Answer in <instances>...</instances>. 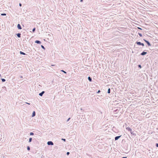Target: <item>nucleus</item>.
Masks as SVG:
<instances>
[{"label": "nucleus", "mask_w": 158, "mask_h": 158, "mask_svg": "<svg viewBox=\"0 0 158 158\" xmlns=\"http://www.w3.org/2000/svg\"><path fill=\"white\" fill-rule=\"evenodd\" d=\"M127 130L129 131H130L131 133L133 135H134V134L133 133L132 130L130 127H127Z\"/></svg>", "instance_id": "f257e3e1"}, {"label": "nucleus", "mask_w": 158, "mask_h": 158, "mask_svg": "<svg viewBox=\"0 0 158 158\" xmlns=\"http://www.w3.org/2000/svg\"><path fill=\"white\" fill-rule=\"evenodd\" d=\"M144 40L145 41V42L148 44V46H151V44L148 41L146 40Z\"/></svg>", "instance_id": "f03ea898"}, {"label": "nucleus", "mask_w": 158, "mask_h": 158, "mask_svg": "<svg viewBox=\"0 0 158 158\" xmlns=\"http://www.w3.org/2000/svg\"><path fill=\"white\" fill-rule=\"evenodd\" d=\"M47 143L48 145H53V143L52 142V141H48V142Z\"/></svg>", "instance_id": "7ed1b4c3"}, {"label": "nucleus", "mask_w": 158, "mask_h": 158, "mask_svg": "<svg viewBox=\"0 0 158 158\" xmlns=\"http://www.w3.org/2000/svg\"><path fill=\"white\" fill-rule=\"evenodd\" d=\"M17 27L19 29H22V28L21 27V26L19 24H18L17 25Z\"/></svg>", "instance_id": "20e7f679"}, {"label": "nucleus", "mask_w": 158, "mask_h": 158, "mask_svg": "<svg viewBox=\"0 0 158 158\" xmlns=\"http://www.w3.org/2000/svg\"><path fill=\"white\" fill-rule=\"evenodd\" d=\"M121 136H117L115 138V140H118Z\"/></svg>", "instance_id": "39448f33"}, {"label": "nucleus", "mask_w": 158, "mask_h": 158, "mask_svg": "<svg viewBox=\"0 0 158 158\" xmlns=\"http://www.w3.org/2000/svg\"><path fill=\"white\" fill-rule=\"evenodd\" d=\"M44 93V91H42L41 93H40L39 94L40 96H42L43 94Z\"/></svg>", "instance_id": "423d86ee"}, {"label": "nucleus", "mask_w": 158, "mask_h": 158, "mask_svg": "<svg viewBox=\"0 0 158 158\" xmlns=\"http://www.w3.org/2000/svg\"><path fill=\"white\" fill-rule=\"evenodd\" d=\"M146 54H147V52H143L141 53V55H144Z\"/></svg>", "instance_id": "0eeeda50"}, {"label": "nucleus", "mask_w": 158, "mask_h": 158, "mask_svg": "<svg viewBox=\"0 0 158 158\" xmlns=\"http://www.w3.org/2000/svg\"><path fill=\"white\" fill-rule=\"evenodd\" d=\"M35 43H37V44H40L41 43V42L39 40H36L35 41Z\"/></svg>", "instance_id": "6e6552de"}, {"label": "nucleus", "mask_w": 158, "mask_h": 158, "mask_svg": "<svg viewBox=\"0 0 158 158\" xmlns=\"http://www.w3.org/2000/svg\"><path fill=\"white\" fill-rule=\"evenodd\" d=\"M35 115V111H34L33 112L32 115V117H34Z\"/></svg>", "instance_id": "1a4fd4ad"}, {"label": "nucleus", "mask_w": 158, "mask_h": 158, "mask_svg": "<svg viewBox=\"0 0 158 158\" xmlns=\"http://www.w3.org/2000/svg\"><path fill=\"white\" fill-rule=\"evenodd\" d=\"M20 35H21V34L20 33H18L17 34V36H18V37H20Z\"/></svg>", "instance_id": "9d476101"}, {"label": "nucleus", "mask_w": 158, "mask_h": 158, "mask_svg": "<svg viewBox=\"0 0 158 158\" xmlns=\"http://www.w3.org/2000/svg\"><path fill=\"white\" fill-rule=\"evenodd\" d=\"M136 43L138 45H141V43L139 42H137Z\"/></svg>", "instance_id": "9b49d317"}, {"label": "nucleus", "mask_w": 158, "mask_h": 158, "mask_svg": "<svg viewBox=\"0 0 158 158\" xmlns=\"http://www.w3.org/2000/svg\"><path fill=\"white\" fill-rule=\"evenodd\" d=\"M88 80H89V81H91L92 79H91V78L90 77H89L88 78Z\"/></svg>", "instance_id": "f8f14e48"}, {"label": "nucleus", "mask_w": 158, "mask_h": 158, "mask_svg": "<svg viewBox=\"0 0 158 158\" xmlns=\"http://www.w3.org/2000/svg\"><path fill=\"white\" fill-rule=\"evenodd\" d=\"M20 53L21 54H23V55H25V54L24 53V52H22L21 51L20 52Z\"/></svg>", "instance_id": "ddd939ff"}, {"label": "nucleus", "mask_w": 158, "mask_h": 158, "mask_svg": "<svg viewBox=\"0 0 158 158\" xmlns=\"http://www.w3.org/2000/svg\"><path fill=\"white\" fill-rule=\"evenodd\" d=\"M108 93L110 94V89H109L108 90Z\"/></svg>", "instance_id": "4468645a"}, {"label": "nucleus", "mask_w": 158, "mask_h": 158, "mask_svg": "<svg viewBox=\"0 0 158 158\" xmlns=\"http://www.w3.org/2000/svg\"><path fill=\"white\" fill-rule=\"evenodd\" d=\"M31 140H32V138H30L29 139V142H31Z\"/></svg>", "instance_id": "2eb2a0df"}, {"label": "nucleus", "mask_w": 158, "mask_h": 158, "mask_svg": "<svg viewBox=\"0 0 158 158\" xmlns=\"http://www.w3.org/2000/svg\"><path fill=\"white\" fill-rule=\"evenodd\" d=\"M2 81L3 82H4L6 81L5 79H2Z\"/></svg>", "instance_id": "dca6fc26"}, {"label": "nucleus", "mask_w": 158, "mask_h": 158, "mask_svg": "<svg viewBox=\"0 0 158 158\" xmlns=\"http://www.w3.org/2000/svg\"><path fill=\"white\" fill-rule=\"evenodd\" d=\"M2 15V16H5V15H6V14H2L1 15Z\"/></svg>", "instance_id": "f3484780"}, {"label": "nucleus", "mask_w": 158, "mask_h": 158, "mask_svg": "<svg viewBox=\"0 0 158 158\" xmlns=\"http://www.w3.org/2000/svg\"><path fill=\"white\" fill-rule=\"evenodd\" d=\"M27 149L28 150H30V148L29 147V146H28L27 147Z\"/></svg>", "instance_id": "a211bd4d"}, {"label": "nucleus", "mask_w": 158, "mask_h": 158, "mask_svg": "<svg viewBox=\"0 0 158 158\" xmlns=\"http://www.w3.org/2000/svg\"><path fill=\"white\" fill-rule=\"evenodd\" d=\"M35 28H34V29H33V30H32V31L33 32H34V31H35Z\"/></svg>", "instance_id": "6ab92c4d"}, {"label": "nucleus", "mask_w": 158, "mask_h": 158, "mask_svg": "<svg viewBox=\"0 0 158 158\" xmlns=\"http://www.w3.org/2000/svg\"><path fill=\"white\" fill-rule=\"evenodd\" d=\"M139 35L140 37H141L142 36V35L141 34L139 33Z\"/></svg>", "instance_id": "aec40b11"}, {"label": "nucleus", "mask_w": 158, "mask_h": 158, "mask_svg": "<svg viewBox=\"0 0 158 158\" xmlns=\"http://www.w3.org/2000/svg\"><path fill=\"white\" fill-rule=\"evenodd\" d=\"M138 66L139 68H141V66L140 65H138Z\"/></svg>", "instance_id": "412c9836"}, {"label": "nucleus", "mask_w": 158, "mask_h": 158, "mask_svg": "<svg viewBox=\"0 0 158 158\" xmlns=\"http://www.w3.org/2000/svg\"><path fill=\"white\" fill-rule=\"evenodd\" d=\"M33 134H34L32 132H31L30 133V135H33Z\"/></svg>", "instance_id": "4be33fe9"}, {"label": "nucleus", "mask_w": 158, "mask_h": 158, "mask_svg": "<svg viewBox=\"0 0 158 158\" xmlns=\"http://www.w3.org/2000/svg\"><path fill=\"white\" fill-rule=\"evenodd\" d=\"M61 71L63 72L64 73H66V72H65L64 71V70H61Z\"/></svg>", "instance_id": "5701e85b"}, {"label": "nucleus", "mask_w": 158, "mask_h": 158, "mask_svg": "<svg viewBox=\"0 0 158 158\" xmlns=\"http://www.w3.org/2000/svg\"><path fill=\"white\" fill-rule=\"evenodd\" d=\"M141 45H142L143 46H144V44H143V43H141Z\"/></svg>", "instance_id": "b1692460"}, {"label": "nucleus", "mask_w": 158, "mask_h": 158, "mask_svg": "<svg viewBox=\"0 0 158 158\" xmlns=\"http://www.w3.org/2000/svg\"><path fill=\"white\" fill-rule=\"evenodd\" d=\"M62 140H64V141H65V139H62Z\"/></svg>", "instance_id": "393cba45"}, {"label": "nucleus", "mask_w": 158, "mask_h": 158, "mask_svg": "<svg viewBox=\"0 0 158 158\" xmlns=\"http://www.w3.org/2000/svg\"><path fill=\"white\" fill-rule=\"evenodd\" d=\"M69 152H67V155H69Z\"/></svg>", "instance_id": "a878e982"}, {"label": "nucleus", "mask_w": 158, "mask_h": 158, "mask_svg": "<svg viewBox=\"0 0 158 158\" xmlns=\"http://www.w3.org/2000/svg\"><path fill=\"white\" fill-rule=\"evenodd\" d=\"M156 145L157 147H158V143H156Z\"/></svg>", "instance_id": "bb28decb"}, {"label": "nucleus", "mask_w": 158, "mask_h": 158, "mask_svg": "<svg viewBox=\"0 0 158 158\" xmlns=\"http://www.w3.org/2000/svg\"><path fill=\"white\" fill-rule=\"evenodd\" d=\"M100 90H99L98 91V92L97 93H100Z\"/></svg>", "instance_id": "cd10ccee"}, {"label": "nucleus", "mask_w": 158, "mask_h": 158, "mask_svg": "<svg viewBox=\"0 0 158 158\" xmlns=\"http://www.w3.org/2000/svg\"><path fill=\"white\" fill-rule=\"evenodd\" d=\"M41 47H42V48H44V46H43V45H41Z\"/></svg>", "instance_id": "c85d7f7f"}, {"label": "nucleus", "mask_w": 158, "mask_h": 158, "mask_svg": "<svg viewBox=\"0 0 158 158\" xmlns=\"http://www.w3.org/2000/svg\"><path fill=\"white\" fill-rule=\"evenodd\" d=\"M19 5L20 6H22V4L21 3H19Z\"/></svg>", "instance_id": "c756f323"}, {"label": "nucleus", "mask_w": 158, "mask_h": 158, "mask_svg": "<svg viewBox=\"0 0 158 158\" xmlns=\"http://www.w3.org/2000/svg\"><path fill=\"white\" fill-rule=\"evenodd\" d=\"M122 158H127V157H123Z\"/></svg>", "instance_id": "7c9ffc66"}, {"label": "nucleus", "mask_w": 158, "mask_h": 158, "mask_svg": "<svg viewBox=\"0 0 158 158\" xmlns=\"http://www.w3.org/2000/svg\"><path fill=\"white\" fill-rule=\"evenodd\" d=\"M138 28L139 29H140V30H142L141 28H139V27H138Z\"/></svg>", "instance_id": "2f4dec72"}, {"label": "nucleus", "mask_w": 158, "mask_h": 158, "mask_svg": "<svg viewBox=\"0 0 158 158\" xmlns=\"http://www.w3.org/2000/svg\"><path fill=\"white\" fill-rule=\"evenodd\" d=\"M70 119V118H69L67 120L68 121Z\"/></svg>", "instance_id": "473e14b6"}, {"label": "nucleus", "mask_w": 158, "mask_h": 158, "mask_svg": "<svg viewBox=\"0 0 158 158\" xmlns=\"http://www.w3.org/2000/svg\"><path fill=\"white\" fill-rule=\"evenodd\" d=\"M80 1L81 2H82L83 1V0H81Z\"/></svg>", "instance_id": "72a5a7b5"}, {"label": "nucleus", "mask_w": 158, "mask_h": 158, "mask_svg": "<svg viewBox=\"0 0 158 158\" xmlns=\"http://www.w3.org/2000/svg\"><path fill=\"white\" fill-rule=\"evenodd\" d=\"M1 76V75H0V76Z\"/></svg>", "instance_id": "f704fd0d"}]
</instances>
